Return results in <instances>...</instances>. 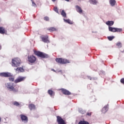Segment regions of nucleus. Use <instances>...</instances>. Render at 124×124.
Here are the masks:
<instances>
[{
    "mask_svg": "<svg viewBox=\"0 0 124 124\" xmlns=\"http://www.w3.org/2000/svg\"><path fill=\"white\" fill-rule=\"evenodd\" d=\"M20 117L22 122H24V123L25 124L28 123L29 119H28V117L27 116H25L24 114H20Z\"/></svg>",
    "mask_w": 124,
    "mask_h": 124,
    "instance_id": "obj_9",
    "label": "nucleus"
},
{
    "mask_svg": "<svg viewBox=\"0 0 124 124\" xmlns=\"http://www.w3.org/2000/svg\"><path fill=\"white\" fill-rule=\"evenodd\" d=\"M29 108L30 110H34L35 109V105L31 104L29 105Z\"/></svg>",
    "mask_w": 124,
    "mask_h": 124,
    "instance_id": "obj_16",
    "label": "nucleus"
},
{
    "mask_svg": "<svg viewBox=\"0 0 124 124\" xmlns=\"http://www.w3.org/2000/svg\"><path fill=\"white\" fill-rule=\"evenodd\" d=\"M21 64V59L19 58H15L12 60V65L14 67H18Z\"/></svg>",
    "mask_w": 124,
    "mask_h": 124,
    "instance_id": "obj_2",
    "label": "nucleus"
},
{
    "mask_svg": "<svg viewBox=\"0 0 124 124\" xmlns=\"http://www.w3.org/2000/svg\"><path fill=\"white\" fill-rule=\"evenodd\" d=\"M57 122L58 124H66L65 121L60 116H57Z\"/></svg>",
    "mask_w": 124,
    "mask_h": 124,
    "instance_id": "obj_7",
    "label": "nucleus"
},
{
    "mask_svg": "<svg viewBox=\"0 0 124 124\" xmlns=\"http://www.w3.org/2000/svg\"><path fill=\"white\" fill-rule=\"evenodd\" d=\"M41 39L43 42H44L45 43H50V41H49V39H48V36L47 35L42 37Z\"/></svg>",
    "mask_w": 124,
    "mask_h": 124,
    "instance_id": "obj_11",
    "label": "nucleus"
},
{
    "mask_svg": "<svg viewBox=\"0 0 124 124\" xmlns=\"http://www.w3.org/2000/svg\"><path fill=\"white\" fill-rule=\"evenodd\" d=\"M60 91H61L62 93H63V94H64L65 95H70L71 94L70 92L66 89L62 88L60 89Z\"/></svg>",
    "mask_w": 124,
    "mask_h": 124,
    "instance_id": "obj_10",
    "label": "nucleus"
},
{
    "mask_svg": "<svg viewBox=\"0 0 124 124\" xmlns=\"http://www.w3.org/2000/svg\"><path fill=\"white\" fill-rule=\"evenodd\" d=\"M36 57L33 55H30L28 56V62L30 63H35L36 62Z\"/></svg>",
    "mask_w": 124,
    "mask_h": 124,
    "instance_id": "obj_5",
    "label": "nucleus"
},
{
    "mask_svg": "<svg viewBox=\"0 0 124 124\" xmlns=\"http://www.w3.org/2000/svg\"><path fill=\"white\" fill-rule=\"evenodd\" d=\"M34 54L35 55V56H37V57L41 58L42 59H47L49 58V55L48 54L44 53L42 52L35 50L34 51Z\"/></svg>",
    "mask_w": 124,
    "mask_h": 124,
    "instance_id": "obj_1",
    "label": "nucleus"
},
{
    "mask_svg": "<svg viewBox=\"0 0 124 124\" xmlns=\"http://www.w3.org/2000/svg\"><path fill=\"white\" fill-rule=\"evenodd\" d=\"M91 0V1H92L93 4H96V3H97L96 0Z\"/></svg>",
    "mask_w": 124,
    "mask_h": 124,
    "instance_id": "obj_32",
    "label": "nucleus"
},
{
    "mask_svg": "<svg viewBox=\"0 0 124 124\" xmlns=\"http://www.w3.org/2000/svg\"><path fill=\"white\" fill-rule=\"evenodd\" d=\"M76 8L77 12L79 13V14H81V13L83 12V10H82V9L81 8V7H80V6H76Z\"/></svg>",
    "mask_w": 124,
    "mask_h": 124,
    "instance_id": "obj_14",
    "label": "nucleus"
},
{
    "mask_svg": "<svg viewBox=\"0 0 124 124\" xmlns=\"http://www.w3.org/2000/svg\"><path fill=\"white\" fill-rule=\"evenodd\" d=\"M52 71H54V72H56V71L55 70H54L53 69H52Z\"/></svg>",
    "mask_w": 124,
    "mask_h": 124,
    "instance_id": "obj_36",
    "label": "nucleus"
},
{
    "mask_svg": "<svg viewBox=\"0 0 124 124\" xmlns=\"http://www.w3.org/2000/svg\"><path fill=\"white\" fill-rule=\"evenodd\" d=\"M108 31H111L112 32H121V31H123V30L120 28H113L109 26Z\"/></svg>",
    "mask_w": 124,
    "mask_h": 124,
    "instance_id": "obj_6",
    "label": "nucleus"
},
{
    "mask_svg": "<svg viewBox=\"0 0 124 124\" xmlns=\"http://www.w3.org/2000/svg\"><path fill=\"white\" fill-rule=\"evenodd\" d=\"M16 70L19 72H23L24 71V68L23 67H17Z\"/></svg>",
    "mask_w": 124,
    "mask_h": 124,
    "instance_id": "obj_23",
    "label": "nucleus"
},
{
    "mask_svg": "<svg viewBox=\"0 0 124 124\" xmlns=\"http://www.w3.org/2000/svg\"><path fill=\"white\" fill-rule=\"evenodd\" d=\"M56 0H52V1H53V2L56 1Z\"/></svg>",
    "mask_w": 124,
    "mask_h": 124,
    "instance_id": "obj_37",
    "label": "nucleus"
},
{
    "mask_svg": "<svg viewBox=\"0 0 124 124\" xmlns=\"http://www.w3.org/2000/svg\"><path fill=\"white\" fill-rule=\"evenodd\" d=\"M26 80V77H19L15 80V83L17 84V83H20V82H23Z\"/></svg>",
    "mask_w": 124,
    "mask_h": 124,
    "instance_id": "obj_8",
    "label": "nucleus"
},
{
    "mask_svg": "<svg viewBox=\"0 0 124 124\" xmlns=\"http://www.w3.org/2000/svg\"><path fill=\"white\" fill-rule=\"evenodd\" d=\"M13 105H15V106H19L20 105V103H19L18 102H15L13 103Z\"/></svg>",
    "mask_w": 124,
    "mask_h": 124,
    "instance_id": "obj_28",
    "label": "nucleus"
},
{
    "mask_svg": "<svg viewBox=\"0 0 124 124\" xmlns=\"http://www.w3.org/2000/svg\"><path fill=\"white\" fill-rule=\"evenodd\" d=\"M114 38H115V37H114L113 36L108 37V40H109V41H112V40H113Z\"/></svg>",
    "mask_w": 124,
    "mask_h": 124,
    "instance_id": "obj_25",
    "label": "nucleus"
},
{
    "mask_svg": "<svg viewBox=\"0 0 124 124\" xmlns=\"http://www.w3.org/2000/svg\"><path fill=\"white\" fill-rule=\"evenodd\" d=\"M55 61L61 64H65V63H69L70 62L67 59L63 58H56Z\"/></svg>",
    "mask_w": 124,
    "mask_h": 124,
    "instance_id": "obj_4",
    "label": "nucleus"
},
{
    "mask_svg": "<svg viewBox=\"0 0 124 124\" xmlns=\"http://www.w3.org/2000/svg\"><path fill=\"white\" fill-rule=\"evenodd\" d=\"M54 10L55 11V12H56V13H59V9L58 8H57V7H55L54 8Z\"/></svg>",
    "mask_w": 124,
    "mask_h": 124,
    "instance_id": "obj_29",
    "label": "nucleus"
},
{
    "mask_svg": "<svg viewBox=\"0 0 124 124\" xmlns=\"http://www.w3.org/2000/svg\"><path fill=\"white\" fill-rule=\"evenodd\" d=\"M44 20H45V21H49V17H48V16H45L44 17Z\"/></svg>",
    "mask_w": 124,
    "mask_h": 124,
    "instance_id": "obj_31",
    "label": "nucleus"
},
{
    "mask_svg": "<svg viewBox=\"0 0 124 124\" xmlns=\"http://www.w3.org/2000/svg\"><path fill=\"white\" fill-rule=\"evenodd\" d=\"M32 3V6H36V4L34 3V1H33L32 0H31Z\"/></svg>",
    "mask_w": 124,
    "mask_h": 124,
    "instance_id": "obj_35",
    "label": "nucleus"
},
{
    "mask_svg": "<svg viewBox=\"0 0 124 124\" xmlns=\"http://www.w3.org/2000/svg\"><path fill=\"white\" fill-rule=\"evenodd\" d=\"M66 1H69V0H65Z\"/></svg>",
    "mask_w": 124,
    "mask_h": 124,
    "instance_id": "obj_39",
    "label": "nucleus"
},
{
    "mask_svg": "<svg viewBox=\"0 0 124 124\" xmlns=\"http://www.w3.org/2000/svg\"><path fill=\"white\" fill-rule=\"evenodd\" d=\"M47 31H56L57 29L55 27H50L49 28L47 29Z\"/></svg>",
    "mask_w": 124,
    "mask_h": 124,
    "instance_id": "obj_19",
    "label": "nucleus"
},
{
    "mask_svg": "<svg viewBox=\"0 0 124 124\" xmlns=\"http://www.w3.org/2000/svg\"><path fill=\"white\" fill-rule=\"evenodd\" d=\"M63 20H64V22H65V23H68V24H69L70 25H72L73 24L72 21H71L70 19H63Z\"/></svg>",
    "mask_w": 124,
    "mask_h": 124,
    "instance_id": "obj_22",
    "label": "nucleus"
},
{
    "mask_svg": "<svg viewBox=\"0 0 124 124\" xmlns=\"http://www.w3.org/2000/svg\"><path fill=\"white\" fill-rule=\"evenodd\" d=\"M109 3L111 6H115L116 5V0H110Z\"/></svg>",
    "mask_w": 124,
    "mask_h": 124,
    "instance_id": "obj_17",
    "label": "nucleus"
},
{
    "mask_svg": "<svg viewBox=\"0 0 124 124\" xmlns=\"http://www.w3.org/2000/svg\"><path fill=\"white\" fill-rule=\"evenodd\" d=\"M78 124H90V123L88 121H86L85 120H81L79 122Z\"/></svg>",
    "mask_w": 124,
    "mask_h": 124,
    "instance_id": "obj_21",
    "label": "nucleus"
},
{
    "mask_svg": "<svg viewBox=\"0 0 124 124\" xmlns=\"http://www.w3.org/2000/svg\"><path fill=\"white\" fill-rule=\"evenodd\" d=\"M1 49V46L0 45V50Z\"/></svg>",
    "mask_w": 124,
    "mask_h": 124,
    "instance_id": "obj_38",
    "label": "nucleus"
},
{
    "mask_svg": "<svg viewBox=\"0 0 124 124\" xmlns=\"http://www.w3.org/2000/svg\"><path fill=\"white\" fill-rule=\"evenodd\" d=\"M120 82L122 84H123V85H124V78H122L120 80Z\"/></svg>",
    "mask_w": 124,
    "mask_h": 124,
    "instance_id": "obj_33",
    "label": "nucleus"
},
{
    "mask_svg": "<svg viewBox=\"0 0 124 124\" xmlns=\"http://www.w3.org/2000/svg\"><path fill=\"white\" fill-rule=\"evenodd\" d=\"M61 15L64 17H66V13H65V12H64V10L62 11V12L61 13Z\"/></svg>",
    "mask_w": 124,
    "mask_h": 124,
    "instance_id": "obj_24",
    "label": "nucleus"
},
{
    "mask_svg": "<svg viewBox=\"0 0 124 124\" xmlns=\"http://www.w3.org/2000/svg\"><path fill=\"white\" fill-rule=\"evenodd\" d=\"M9 81H12V82H13V81H14V78H9Z\"/></svg>",
    "mask_w": 124,
    "mask_h": 124,
    "instance_id": "obj_34",
    "label": "nucleus"
},
{
    "mask_svg": "<svg viewBox=\"0 0 124 124\" xmlns=\"http://www.w3.org/2000/svg\"><path fill=\"white\" fill-rule=\"evenodd\" d=\"M0 33L1 34H6V33H7V31L4 27H0Z\"/></svg>",
    "mask_w": 124,
    "mask_h": 124,
    "instance_id": "obj_13",
    "label": "nucleus"
},
{
    "mask_svg": "<svg viewBox=\"0 0 124 124\" xmlns=\"http://www.w3.org/2000/svg\"><path fill=\"white\" fill-rule=\"evenodd\" d=\"M5 86L11 92H14V93H17V92H18V89H16V88H14L13 83H7L5 84Z\"/></svg>",
    "mask_w": 124,
    "mask_h": 124,
    "instance_id": "obj_3",
    "label": "nucleus"
},
{
    "mask_svg": "<svg viewBox=\"0 0 124 124\" xmlns=\"http://www.w3.org/2000/svg\"><path fill=\"white\" fill-rule=\"evenodd\" d=\"M88 79L89 80H96V78H92L91 77H88Z\"/></svg>",
    "mask_w": 124,
    "mask_h": 124,
    "instance_id": "obj_30",
    "label": "nucleus"
},
{
    "mask_svg": "<svg viewBox=\"0 0 124 124\" xmlns=\"http://www.w3.org/2000/svg\"><path fill=\"white\" fill-rule=\"evenodd\" d=\"M116 46L118 47V48H122V43L121 42H118L116 44Z\"/></svg>",
    "mask_w": 124,
    "mask_h": 124,
    "instance_id": "obj_26",
    "label": "nucleus"
},
{
    "mask_svg": "<svg viewBox=\"0 0 124 124\" xmlns=\"http://www.w3.org/2000/svg\"><path fill=\"white\" fill-rule=\"evenodd\" d=\"M92 114H93V112H88L86 113V117H91V116H92Z\"/></svg>",
    "mask_w": 124,
    "mask_h": 124,
    "instance_id": "obj_27",
    "label": "nucleus"
},
{
    "mask_svg": "<svg viewBox=\"0 0 124 124\" xmlns=\"http://www.w3.org/2000/svg\"><path fill=\"white\" fill-rule=\"evenodd\" d=\"M106 25L109 26V27H111V26H113L114 25V21H108L106 23Z\"/></svg>",
    "mask_w": 124,
    "mask_h": 124,
    "instance_id": "obj_18",
    "label": "nucleus"
},
{
    "mask_svg": "<svg viewBox=\"0 0 124 124\" xmlns=\"http://www.w3.org/2000/svg\"><path fill=\"white\" fill-rule=\"evenodd\" d=\"M47 93L50 96H53V95H55V92L53 91L52 90H48L47 91Z\"/></svg>",
    "mask_w": 124,
    "mask_h": 124,
    "instance_id": "obj_15",
    "label": "nucleus"
},
{
    "mask_svg": "<svg viewBox=\"0 0 124 124\" xmlns=\"http://www.w3.org/2000/svg\"><path fill=\"white\" fill-rule=\"evenodd\" d=\"M0 76L1 77H10L11 74L10 73H0Z\"/></svg>",
    "mask_w": 124,
    "mask_h": 124,
    "instance_id": "obj_12",
    "label": "nucleus"
},
{
    "mask_svg": "<svg viewBox=\"0 0 124 124\" xmlns=\"http://www.w3.org/2000/svg\"><path fill=\"white\" fill-rule=\"evenodd\" d=\"M108 111V107L107 106H105L102 109V112L104 114Z\"/></svg>",
    "mask_w": 124,
    "mask_h": 124,
    "instance_id": "obj_20",
    "label": "nucleus"
}]
</instances>
